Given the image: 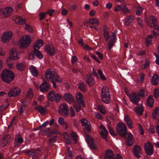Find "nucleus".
Listing matches in <instances>:
<instances>
[{"instance_id": "obj_18", "label": "nucleus", "mask_w": 159, "mask_h": 159, "mask_svg": "<svg viewBox=\"0 0 159 159\" xmlns=\"http://www.w3.org/2000/svg\"><path fill=\"white\" fill-rule=\"evenodd\" d=\"M12 35V33L11 31L5 32L2 36V41L3 43L9 42L11 38Z\"/></svg>"}, {"instance_id": "obj_21", "label": "nucleus", "mask_w": 159, "mask_h": 159, "mask_svg": "<svg viewBox=\"0 0 159 159\" xmlns=\"http://www.w3.org/2000/svg\"><path fill=\"white\" fill-rule=\"evenodd\" d=\"M85 81L86 83L90 86H92L95 84V80L92 76L90 73L87 74L85 78Z\"/></svg>"}, {"instance_id": "obj_5", "label": "nucleus", "mask_w": 159, "mask_h": 159, "mask_svg": "<svg viewBox=\"0 0 159 159\" xmlns=\"http://www.w3.org/2000/svg\"><path fill=\"white\" fill-rule=\"evenodd\" d=\"M116 130L118 134L121 137H125L127 135V128L123 123H118L116 127Z\"/></svg>"}, {"instance_id": "obj_55", "label": "nucleus", "mask_w": 159, "mask_h": 159, "mask_svg": "<svg viewBox=\"0 0 159 159\" xmlns=\"http://www.w3.org/2000/svg\"><path fill=\"white\" fill-rule=\"evenodd\" d=\"M108 129L109 133L112 136H115L116 135V133L112 128L109 126L108 127Z\"/></svg>"}, {"instance_id": "obj_49", "label": "nucleus", "mask_w": 159, "mask_h": 159, "mask_svg": "<svg viewBox=\"0 0 159 159\" xmlns=\"http://www.w3.org/2000/svg\"><path fill=\"white\" fill-rule=\"evenodd\" d=\"M136 112L139 115H142L143 111V107H138L135 108Z\"/></svg>"}, {"instance_id": "obj_46", "label": "nucleus", "mask_w": 159, "mask_h": 159, "mask_svg": "<svg viewBox=\"0 0 159 159\" xmlns=\"http://www.w3.org/2000/svg\"><path fill=\"white\" fill-rule=\"evenodd\" d=\"M16 68L20 70H22L25 68V66L23 63H18L16 65Z\"/></svg>"}, {"instance_id": "obj_27", "label": "nucleus", "mask_w": 159, "mask_h": 159, "mask_svg": "<svg viewBox=\"0 0 159 159\" xmlns=\"http://www.w3.org/2000/svg\"><path fill=\"white\" fill-rule=\"evenodd\" d=\"M52 81L53 87L54 88H56L57 86L56 83H61L62 82V80L60 77L59 75H54V77Z\"/></svg>"}, {"instance_id": "obj_44", "label": "nucleus", "mask_w": 159, "mask_h": 159, "mask_svg": "<svg viewBox=\"0 0 159 159\" xmlns=\"http://www.w3.org/2000/svg\"><path fill=\"white\" fill-rule=\"evenodd\" d=\"M89 23L91 25L97 24L98 25H99V22L96 18H91L89 20Z\"/></svg>"}, {"instance_id": "obj_23", "label": "nucleus", "mask_w": 159, "mask_h": 159, "mask_svg": "<svg viewBox=\"0 0 159 159\" xmlns=\"http://www.w3.org/2000/svg\"><path fill=\"white\" fill-rule=\"evenodd\" d=\"M100 129L102 130L99 131L100 133L101 134L102 137L103 138L106 140H107V136L108 134V132L105 127L102 124L99 127Z\"/></svg>"}, {"instance_id": "obj_15", "label": "nucleus", "mask_w": 159, "mask_h": 159, "mask_svg": "<svg viewBox=\"0 0 159 159\" xmlns=\"http://www.w3.org/2000/svg\"><path fill=\"white\" fill-rule=\"evenodd\" d=\"M65 100L70 104H72L75 102V99L71 94L70 93H65L63 96Z\"/></svg>"}, {"instance_id": "obj_34", "label": "nucleus", "mask_w": 159, "mask_h": 159, "mask_svg": "<svg viewBox=\"0 0 159 159\" xmlns=\"http://www.w3.org/2000/svg\"><path fill=\"white\" fill-rule=\"evenodd\" d=\"M23 139L20 136L15 138L14 141V146L16 148L18 147L23 142Z\"/></svg>"}, {"instance_id": "obj_54", "label": "nucleus", "mask_w": 159, "mask_h": 159, "mask_svg": "<svg viewBox=\"0 0 159 159\" xmlns=\"http://www.w3.org/2000/svg\"><path fill=\"white\" fill-rule=\"evenodd\" d=\"M137 20L138 24L141 27H143V26L144 25L143 24V20L140 18V17H137Z\"/></svg>"}, {"instance_id": "obj_1", "label": "nucleus", "mask_w": 159, "mask_h": 159, "mask_svg": "<svg viewBox=\"0 0 159 159\" xmlns=\"http://www.w3.org/2000/svg\"><path fill=\"white\" fill-rule=\"evenodd\" d=\"M149 26L152 28L154 27L152 31V34L155 37L159 34V25H157V19L153 16H150L148 19L147 20Z\"/></svg>"}, {"instance_id": "obj_7", "label": "nucleus", "mask_w": 159, "mask_h": 159, "mask_svg": "<svg viewBox=\"0 0 159 159\" xmlns=\"http://www.w3.org/2000/svg\"><path fill=\"white\" fill-rule=\"evenodd\" d=\"M31 41L30 36L28 35H24L20 39L19 45L22 48H25L30 45Z\"/></svg>"}, {"instance_id": "obj_60", "label": "nucleus", "mask_w": 159, "mask_h": 159, "mask_svg": "<svg viewBox=\"0 0 159 159\" xmlns=\"http://www.w3.org/2000/svg\"><path fill=\"white\" fill-rule=\"evenodd\" d=\"M154 97L156 98L159 97V89H155L154 90Z\"/></svg>"}, {"instance_id": "obj_2", "label": "nucleus", "mask_w": 159, "mask_h": 159, "mask_svg": "<svg viewBox=\"0 0 159 159\" xmlns=\"http://www.w3.org/2000/svg\"><path fill=\"white\" fill-rule=\"evenodd\" d=\"M1 77L3 81L9 83L14 80L15 75L12 71L9 70L5 69L2 71Z\"/></svg>"}, {"instance_id": "obj_19", "label": "nucleus", "mask_w": 159, "mask_h": 159, "mask_svg": "<svg viewBox=\"0 0 159 159\" xmlns=\"http://www.w3.org/2000/svg\"><path fill=\"white\" fill-rule=\"evenodd\" d=\"M50 85L46 81H44L39 86V89L42 92H46L48 91L50 88Z\"/></svg>"}, {"instance_id": "obj_62", "label": "nucleus", "mask_w": 159, "mask_h": 159, "mask_svg": "<svg viewBox=\"0 0 159 159\" xmlns=\"http://www.w3.org/2000/svg\"><path fill=\"white\" fill-rule=\"evenodd\" d=\"M90 56L95 61L98 62L99 63H101L100 61L97 58V56L93 54H91Z\"/></svg>"}, {"instance_id": "obj_37", "label": "nucleus", "mask_w": 159, "mask_h": 159, "mask_svg": "<svg viewBox=\"0 0 159 159\" xmlns=\"http://www.w3.org/2000/svg\"><path fill=\"white\" fill-rule=\"evenodd\" d=\"M154 102V100L153 98L152 95L150 96L147 98V103L148 105L150 107L153 106Z\"/></svg>"}, {"instance_id": "obj_57", "label": "nucleus", "mask_w": 159, "mask_h": 159, "mask_svg": "<svg viewBox=\"0 0 159 159\" xmlns=\"http://www.w3.org/2000/svg\"><path fill=\"white\" fill-rule=\"evenodd\" d=\"M71 60L72 63L73 64L76 65L78 60L76 57L75 56H72Z\"/></svg>"}, {"instance_id": "obj_61", "label": "nucleus", "mask_w": 159, "mask_h": 159, "mask_svg": "<svg viewBox=\"0 0 159 159\" xmlns=\"http://www.w3.org/2000/svg\"><path fill=\"white\" fill-rule=\"evenodd\" d=\"M111 40L110 41H111L112 43H114L116 42V37L115 34H113L110 37Z\"/></svg>"}, {"instance_id": "obj_36", "label": "nucleus", "mask_w": 159, "mask_h": 159, "mask_svg": "<svg viewBox=\"0 0 159 159\" xmlns=\"http://www.w3.org/2000/svg\"><path fill=\"white\" fill-rule=\"evenodd\" d=\"M149 61L148 59H146L141 62V67L143 69H146L149 66Z\"/></svg>"}, {"instance_id": "obj_38", "label": "nucleus", "mask_w": 159, "mask_h": 159, "mask_svg": "<svg viewBox=\"0 0 159 159\" xmlns=\"http://www.w3.org/2000/svg\"><path fill=\"white\" fill-rule=\"evenodd\" d=\"M78 88L84 92H86L87 89V85L84 82H80L79 84Z\"/></svg>"}, {"instance_id": "obj_24", "label": "nucleus", "mask_w": 159, "mask_h": 159, "mask_svg": "<svg viewBox=\"0 0 159 159\" xmlns=\"http://www.w3.org/2000/svg\"><path fill=\"white\" fill-rule=\"evenodd\" d=\"M55 75V72L53 71L48 70L45 74V78L48 80L52 81Z\"/></svg>"}, {"instance_id": "obj_3", "label": "nucleus", "mask_w": 159, "mask_h": 159, "mask_svg": "<svg viewBox=\"0 0 159 159\" xmlns=\"http://www.w3.org/2000/svg\"><path fill=\"white\" fill-rule=\"evenodd\" d=\"M101 93L102 102L105 103L109 104L111 101V95L108 88L105 86L103 87L101 89Z\"/></svg>"}, {"instance_id": "obj_14", "label": "nucleus", "mask_w": 159, "mask_h": 159, "mask_svg": "<svg viewBox=\"0 0 159 159\" xmlns=\"http://www.w3.org/2000/svg\"><path fill=\"white\" fill-rule=\"evenodd\" d=\"M134 155L137 158H139L142 155V150L141 147L139 145H135L133 149Z\"/></svg>"}, {"instance_id": "obj_35", "label": "nucleus", "mask_w": 159, "mask_h": 159, "mask_svg": "<svg viewBox=\"0 0 159 159\" xmlns=\"http://www.w3.org/2000/svg\"><path fill=\"white\" fill-rule=\"evenodd\" d=\"M152 84L154 85H157L159 82V77L156 74H155L153 75L152 77L151 80Z\"/></svg>"}, {"instance_id": "obj_28", "label": "nucleus", "mask_w": 159, "mask_h": 159, "mask_svg": "<svg viewBox=\"0 0 159 159\" xmlns=\"http://www.w3.org/2000/svg\"><path fill=\"white\" fill-rule=\"evenodd\" d=\"M134 17L133 15H129L125 19V25L129 26L134 23Z\"/></svg>"}, {"instance_id": "obj_64", "label": "nucleus", "mask_w": 159, "mask_h": 159, "mask_svg": "<svg viewBox=\"0 0 159 159\" xmlns=\"http://www.w3.org/2000/svg\"><path fill=\"white\" fill-rule=\"evenodd\" d=\"M58 121L59 123L61 125H62L64 123L65 121L64 120L63 118L62 117H60L58 119Z\"/></svg>"}, {"instance_id": "obj_50", "label": "nucleus", "mask_w": 159, "mask_h": 159, "mask_svg": "<svg viewBox=\"0 0 159 159\" xmlns=\"http://www.w3.org/2000/svg\"><path fill=\"white\" fill-rule=\"evenodd\" d=\"M153 37L151 35H149L146 40V42L147 43V45L152 44V41Z\"/></svg>"}, {"instance_id": "obj_33", "label": "nucleus", "mask_w": 159, "mask_h": 159, "mask_svg": "<svg viewBox=\"0 0 159 159\" xmlns=\"http://www.w3.org/2000/svg\"><path fill=\"white\" fill-rule=\"evenodd\" d=\"M11 137L10 135L7 134L5 135L1 141V143L3 144L2 146H6L10 141Z\"/></svg>"}, {"instance_id": "obj_32", "label": "nucleus", "mask_w": 159, "mask_h": 159, "mask_svg": "<svg viewBox=\"0 0 159 159\" xmlns=\"http://www.w3.org/2000/svg\"><path fill=\"white\" fill-rule=\"evenodd\" d=\"M103 36L106 42H108L110 37V33L108 31V28L105 26L103 28Z\"/></svg>"}, {"instance_id": "obj_11", "label": "nucleus", "mask_w": 159, "mask_h": 159, "mask_svg": "<svg viewBox=\"0 0 159 159\" xmlns=\"http://www.w3.org/2000/svg\"><path fill=\"white\" fill-rule=\"evenodd\" d=\"M58 111L61 115L65 117L67 116L69 114L68 108L66 104H61L59 106Z\"/></svg>"}, {"instance_id": "obj_17", "label": "nucleus", "mask_w": 159, "mask_h": 159, "mask_svg": "<svg viewBox=\"0 0 159 159\" xmlns=\"http://www.w3.org/2000/svg\"><path fill=\"white\" fill-rule=\"evenodd\" d=\"M86 140L88 144L91 149L96 150L97 148V145L93 141V139L89 135H86Z\"/></svg>"}, {"instance_id": "obj_9", "label": "nucleus", "mask_w": 159, "mask_h": 159, "mask_svg": "<svg viewBox=\"0 0 159 159\" xmlns=\"http://www.w3.org/2000/svg\"><path fill=\"white\" fill-rule=\"evenodd\" d=\"M144 149L145 152L148 156H151L154 152L153 146L149 142H147L145 143Z\"/></svg>"}, {"instance_id": "obj_8", "label": "nucleus", "mask_w": 159, "mask_h": 159, "mask_svg": "<svg viewBox=\"0 0 159 159\" xmlns=\"http://www.w3.org/2000/svg\"><path fill=\"white\" fill-rule=\"evenodd\" d=\"M37 151V150L26 149L22 151L25 154L30 157L31 156L32 159H38L40 156V154Z\"/></svg>"}, {"instance_id": "obj_51", "label": "nucleus", "mask_w": 159, "mask_h": 159, "mask_svg": "<svg viewBox=\"0 0 159 159\" xmlns=\"http://www.w3.org/2000/svg\"><path fill=\"white\" fill-rule=\"evenodd\" d=\"M98 73L101 79L103 80H105L106 78V77L103 74L102 71L100 69H98Z\"/></svg>"}, {"instance_id": "obj_29", "label": "nucleus", "mask_w": 159, "mask_h": 159, "mask_svg": "<svg viewBox=\"0 0 159 159\" xmlns=\"http://www.w3.org/2000/svg\"><path fill=\"white\" fill-rule=\"evenodd\" d=\"M45 49L50 56H53L55 54V50L52 45L48 44L45 46Z\"/></svg>"}, {"instance_id": "obj_56", "label": "nucleus", "mask_w": 159, "mask_h": 159, "mask_svg": "<svg viewBox=\"0 0 159 159\" xmlns=\"http://www.w3.org/2000/svg\"><path fill=\"white\" fill-rule=\"evenodd\" d=\"M76 7L77 6L75 5L71 4L69 5L68 8L70 11H74L76 9Z\"/></svg>"}, {"instance_id": "obj_25", "label": "nucleus", "mask_w": 159, "mask_h": 159, "mask_svg": "<svg viewBox=\"0 0 159 159\" xmlns=\"http://www.w3.org/2000/svg\"><path fill=\"white\" fill-rule=\"evenodd\" d=\"M125 138L126 139L125 143L127 145L129 146H132L133 143V135L130 134H128L127 136H125Z\"/></svg>"}, {"instance_id": "obj_59", "label": "nucleus", "mask_w": 159, "mask_h": 159, "mask_svg": "<svg viewBox=\"0 0 159 159\" xmlns=\"http://www.w3.org/2000/svg\"><path fill=\"white\" fill-rule=\"evenodd\" d=\"M70 115L71 117H73L75 116V111L72 107H71L70 109Z\"/></svg>"}, {"instance_id": "obj_41", "label": "nucleus", "mask_w": 159, "mask_h": 159, "mask_svg": "<svg viewBox=\"0 0 159 159\" xmlns=\"http://www.w3.org/2000/svg\"><path fill=\"white\" fill-rule=\"evenodd\" d=\"M43 44V42L41 39L37 41L35 43L34 46V49H39L40 47L42 46Z\"/></svg>"}, {"instance_id": "obj_52", "label": "nucleus", "mask_w": 159, "mask_h": 159, "mask_svg": "<svg viewBox=\"0 0 159 159\" xmlns=\"http://www.w3.org/2000/svg\"><path fill=\"white\" fill-rule=\"evenodd\" d=\"M74 107L76 110L77 112H79L81 110L80 104L79 102L77 103H75L74 105Z\"/></svg>"}, {"instance_id": "obj_20", "label": "nucleus", "mask_w": 159, "mask_h": 159, "mask_svg": "<svg viewBox=\"0 0 159 159\" xmlns=\"http://www.w3.org/2000/svg\"><path fill=\"white\" fill-rule=\"evenodd\" d=\"M37 49H34L33 52L30 53V54L29 58L30 59H33L35 55L39 59H42L43 58V56L42 53Z\"/></svg>"}, {"instance_id": "obj_6", "label": "nucleus", "mask_w": 159, "mask_h": 159, "mask_svg": "<svg viewBox=\"0 0 159 159\" xmlns=\"http://www.w3.org/2000/svg\"><path fill=\"white\" fill-rule=\"evenodd\" d=\"M48 100L51 102L55 101L57 103L61 99V96L58 93H56L53 91H50L47 95Z\"/></svg>"}, {"instance_id": "obj_42", "label": "nucleus", "mask_w": 159, "mask_h": 159, "mask_svg": "<svg viewBox=\"0 0 159 159\" xmlns=\"http://www.w3.org/2000/svg\"><path fill=\"white\" fill-rule=\"evenodd\" d=\"M35 109L38 111V112L41 114H43L45 112L44 108L40 105H38L35 107Z\"/></svg>"}, {"instance_id": "obj_58", "label": "nucleus", "mask_w": 159, "mask_h": 159, "mask_svg": "<svg viewBox=\"0 0 159 159\" xmlns=\"http://www.w3.org/2000/svg\"><path fill=\"white\" fill-rule=\"evenodd\" d=\"M149 132L152 133L154 134L155 133V130L154 127L153 125H151L150 127L148 129Z\"/></svg>"}, {"instance_id": "obj_10", "label": "nucleus", "mask_w": 159, "mask_h": 159, "mask_svg": "<svg viewBox=\"0 0 159 159\" xmlns=\"http://www.w3.org/2000/svg\"><path fill=\"white\" fill-rule=\"evenodd\" d=\"M12 19L13 21L15 22L16 24L21 25L25 24V29L29 30V29L30 28V27L26 23L25 20L22 17L18 16L15 15L14 16Z\"/></svg>"}, {"instance_id": "obj_22", "label": "nucleus", "mask_w": 159, "mask_h": 159, "mask_svg": "<svg viewBox=\"0 0 159 159\" xmlns=\"http://www.w3.org/2000/svg\"><path fill=\"white\" fill-rule=\"evenodd\" d=\"M75 98L77 102H80L83 107H84L85 104L83 95L80 92L77 93L75 95Z\"/></svg>"}, {"instance_id": "obj_45", "label": "nucleus", "mask_w": 159, "mask_h": 159, "mask_svg": "<svg viewBox=\"0 0 159 159\" xmlns=\"http://www.w3.org/2000/svg\"><path fill=\"white\" fill-rule=\"evenodd\" d=\"M57 139V136H54V137L50 139L48 142V145L51 146L52 145V143L55 142Z\"/></svg>"}, {"instance_id": "obj_12", "label": "nucleus", "mask_w": 159, "mask_h": 159, "mask_svg": "<svg viewBox=\"0 0 159 159\" xmlns=\"http://www.w3.org/2000/svg\"><path fill=\"white\" fill-rule=\"evenodd\" d=\"M105 159H123L121 156L119 154L116 155V157L113 156V152L112 151L107 150L105 155Z\"/></svg>"}, {"instance_id": "obj_63", "label": "nucleus", "mask_w": 159, "mask_h": 159, "mask_svg": "<svg viewBox=\"0 0 159 159\" xmlns=\"http://www.w3.org/2000/svg\"><path fill=\"white\" fill-rule=\"evenodd\" d=\"M46 13H43L42 12H40L39 14V19L40 20L43 19L45 16Z\"/></svg>"}, {"instance_id": "obj_26", "label": "nucleus", "mask_w": 159, "mask_h": 159, "mask_svg": "<svg viewBox=\"0 0 159 159\" xmlns=\"http://www.w3.org/2000/svg\"><path fill=\"white\" fill-rule=\"evenodd\" d=\"M13 8L11 7H7L1 10V12L4 17H8L12 13Z\"/></svg>"}, {"instance_id": "obj_40", "label": "nucleus", "mask_w": 159, "mask_h": 159, "mask_svg": "<svg viewBox=\"0 0 159 159\" xmlns=\"http://www.w3.org/2000/svg\"><path fill=\"white\" fill-rule=\"evenodd\" d=\"M124 119L129 128L130 129L132 128L133 124L129 116L127 115H126L125 116Z\"/></svg>"}, {"instance_id": "obj_39", "label": "nucleus", "mask_w": 159, "mask_h": 159, "mask_svg": "<svg viewBox=\"0 0 159 159\" xmlns=\"http://www.w3.org/2000/svg\"><path fill=\"white\" fill-rule=\"evenodd\" d=\"M29 69L32 75L33 76L35 77L37 76L38 75V71L34 66L33 65L30 66L29 67Z\"/></svg>"}, {"instance_id": "obj_13", "label": "nucleus", "mask_w": 159, "mask_h": 159, "mask_svg": "<svg viewBox=\"0 0 159 159\" xmlns=\"http://www.w3.org/2000/svg\"><path fill=\"white\" fill-rule=\"evenodd\" d=\"M21 92V90L18 87H14L8 92V94L10 97H15L19 95Z\"/></svg>"}, {"instance_id": "obj_43", "label": "nucleus", "mask_w": 159, "mask_h": 159, "mask_svg": "<svg viewBox=\"0 0 159 159\" xmlns=\"http://www.w3.org/2000/svg\"><path fill=\"white\" fill-rule=\"evenodd\" d=\"M47 125H45L44 123H43L42 125L38 127V129H39L42 128H43L42 129V130L43 132H48L50 131V128H44V127H45Z\"/></svg>"}, {"instance_id": "obj_4", "label": "nucleus", "mask_w": 159, "mask_h": 159, "mask_svg": "<svg viewBox=\"0 0 159 159\" xmlns=\"http://www.w3.org/2000/svg\"><path fill=\"white\" fill-rule=\"evenodd\" d=\"M18 53L12 49L10 50V57L7 60V64L8 67L12 69L13 66L14 61L16 60L18 58Z\"/></svg>"}, {"instance_id": "obj_30", "label": "nucleus", "mask_w": 159, "mask_h": 159, "mask_svg": "<svg viewBox=\"0 0 159 159\" xmlns=\"http://www.w3.org/2000/svg\"><path fill=\"white\" fill-rule=\"evenodd\" d=\"M140 98L136 93H133L130 98L131 101L133 103L137 105L139 101H140Z\"/></svg>"}, {"instance_id": "obj_53", "label": "nucleus", "mask_w": 159, "mask_h": 159, "mask_svg": "<svg viewBox=\"0 0 159 159\" xmlns=\"http://www.w3.org/2000/svg\"><path fill=\"white\" fill-rule=\"evenodd\" d=\"M98 109L102 114H106V111L105 110L103 106L98 105Z\"/></svg>"}, {"instance_id": "obj_48", "label": "nucleus", "mask_w": 159, "mask_h": 159, "mask_svg": "<svg viewBox=\"0 0 159 159\" xmlns=\"http://www.w3.org/2000/svg\"><path fill=\"white\" fill-rule=\"evenodd\" d=\"M137 94L139 96L144 97L146 94V92L145 90L141 89L139 90Z\"/></svg>"}, {"instance_id": "obj_31", "label": "nucleus", "mask_w": 159, "mask_h": 159, "mask_svg": "<svg viewBox=\"0 0 159 159\" xmlns=\"http://www.w3.org/2000/svg\"><path fill=\"white\" fill-rule=\"evenodd\" d=\"M81 122L82 126H84L85 129L87 131H90L91 129V125L89 123H88V121L86 119H82L81 120Z\"/></svg>"}, {"instance_id": "obj_47", "label": "nucleus", "mask_w": 159, "mask_h": 159, "mask_svg": "<svg viewBox=\"0 0 159 159\" xmlns=\"http://www.w3.org/2000/svg\"><path fill=\"white\" fill-rule=\"evenodd\" d=\"M143 9L142 7L140 6H137L136 8V14L137 15L140 16L143 12Z\"/></svg>"}, {"instance_id": "obj_16", "label": "nucleus", "mask_w": 159, "mask_h": 159, "mask_svg": "<svg viewBox=\"0 0 159 159\" xmlns=\"http://www.w3.org/2000/svg\"><path fill=\"white\" fill-rule=\"evenodd\" d=\"M114 11H121L124 12L125 14H128L129 13L130 11L126 7V5L123 4L120 5H117L115 8Z\"/></svg>"}]
</instances>
